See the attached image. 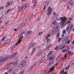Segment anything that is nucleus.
I'll return each instance as SVG.
<instances>
[{"label": "nucleus", "mask_w": 74, "mask_h": 74, "mask_svg": "<svg viewBox=\"0 0 74 74\" xmlns=\"http://www.w3.org/2000/svg\"><path fill=\"white\" fill-rule=\"evenodd\" d=\"M69 37H67L64 39V41H65V42H66L67 44H69L71 42V41L69 40Z\"/></svg>", "instance_id": "obj_8"}, {"label": "nucleus", "mask_w": 74, "mask_h": 74, "mask_svg": "<svg viewBox=\"0 0 74 74\" xmlns=\"http://www.w3.org/2000/svg\"><path fill=\"white\" fill-rule=\"evenodd\" d=\"M73 27V25H71L70 26L69 25L66 29V30L67 32H68V33L69 34L70 33V31L72 29V28Z\"/></svg>", "instance_id": "obj_3"}, {"label": "nucleus", "mask_w": 74, "mask_h": 74, "mask_svg": "<svg viewBox=\"0 0 74 74\" xmlns=\"http://www.w3.org/2000/svg\"><path fill=\"white\" fill-rule=\"evenodd\" d=\"M44 57H45V56L43 57L42 59L40 60L39 61L40 63H41L42 62H44L45 61V58H44Z\"/></svg>", "instance_id": "obj_22"}, {"label": "nucleus", "mask_w": 74, "mask_h": 74, "mask_svg": "<svg viewBox=\"0 0 74 74\" xmlns=\"http://www.w3.org/2000/svg\"><path fill=\"white\" fill-rule=\"evenodd\" d=\"M9 23V21H7L4 23V25H7L8 23Z\"/></svg>", "instance_id": "obj_40"}, {"label": "nucleus", "mask_w": 74, "mask_h": 74, "mask_svg": "<svg viewBox=\"0 0 74 74\" xmlns=\"http://www.w3.org/2000/svg\"><path fill=\"white\" fill-rule=\"evenodd\" d=\"M16 73V72L15 71H13L12 73V74H15V73Z\"/></svg>", "instance_id": "obj_46"}, {"label": "nucleus", "mask_w": 74, "mask_h": 74, "mask_svg": "<svg viewBox=\"0 0 74 74\" xmlns=\"http://www.w3.org/2000/svg\"><path fill=\"white\" fill-rule=\"evenodd\" d=\"M45 8H46V7L45 6H44V8L43 9V10H45Z\"/></svg>", "instance_id": "obj_50"}, {"label": "nucleus", "mask_w": 74, "mask_h": 74, "mask_svg": "<svg viewBox=\"0 0 74 74\" xmlns=\"http://www.w3.org/2000/svg\"><path fill=\"white\" fill-rule=\"evenodd\" d=\"M49 2H47V1L43 3V5L46 6L48 5V4H49Z\"/></svg>", "instance_id": "obj_16"}, {"label": "nucleus", "mask_w": 74, "mask_h": 74, "mask_svg": "<svg viewBox=\"0 0 74 74\" xmlns=\"http://www.w3.org/2000/svg\"><path fill=\"white\" fill-rule=\"evenodd\" d=\"M42 34V32H39L38 33V35L39 36H40V35H41V34Z\"/></svg>", "instance_id": "obj_38"}, {"label": "nucleus", "mask_w": 74, "mask_h": 74, "mask_svg": "<svg viewBox=\"0 0 74 74\" xmlns=\"http://www.w3.org/2000/svg\"><path fill=\"white\" fill-rule=\"evenodd\" d=\"M24 66L22 64H20L18 66V68L19 69H21L23 68V67Z\"/></svg>", "instance_id": "obj_20"}, {"label": "nucleus", "mask_w": 74, "mask_h": 74, "mask_svg": "<svg viewBox=\"0 0 74 74\" xmlns=\"http://www.w3.org/2000/svg\"><path fill=\"white\" fill-rule=\"evenodd\" d=\"M36 66V63H35L33 65V66H32V67L31 68V69H32V68H33L34 66Z\"/></svg>", "instance_id": "obj_44"}, {"label": "nucleus", "mask_w": 74, "mask_h": 74, "mask_svg": "<svg viewBox=\"0 0 74 74\" xmlns=\"http://www.w3.org/2000/svg\"><path fill=\"white\" fill-rule=\"evenodd\" d=\"M26 60H24L22 61L21 64H22L23 66H24L25 65V64H26Z\"/></svg>", "instance_id": "obj_17"}, {"label": "nucleus", "mask_w": 74, "mask_h": 74, "mask_svg": "<svg viewBox=\"0 0 74 74\" xmlns=\"http://www.w3.org/2000/svg\"><path fill=\"white\" fill-rule=\"evenodd\" d=\"M66 34V32L65 29H63L62 31V34L65 35Z\"/></svg>", "instance_id": "obj_31"}, {"label": "nucleus", "mask_w": 74, "mask_h": 74, "mask_svg": "<svg viewBox=\"0 0 74 74\" xmlns=\"http://www.w3.org/2000/svg\"><path fill=\"white\" fill-rule=\"evenodd\" d=\"M57 22L55 20H54L53 22V24L54 25H56L57 24Z\"/></svg>", "instance_id": "obj_33"}, {"label": "nucleus", "mask_w": 74, "mask_h": 74, "mask_svg": "<svg viewBox=\"0 0 74 74\" xmlns=\"http://www.w3.org/2000/svg\"><path fill=\"white\" fill-rule=\"evenodd\" d=\"M74 44V40H73V41L72 42V44Z\"/></svg>", "instance_id": "obj_61"}, {"label": "nucleus", "mask_w": 74, "mask_h": 74, "mask_svg": "<svg viewBox=\"0 0 74 74\" xmlns=\"http://www.w3.org/2000/svg\"><path fill=\"white\" fill-rule=\"evenodd\" d=\"M59 48V46H57L55 48V49H56H56H58Z\"/></svg>", "instance_id": "obj_41"}, {"label": "nucleus", "mask_w": 74, "mask_h": 74, "mask_svg": "<svg viewBox=\"0 0 74 74\" xmlns=\"http://www.w3.org/2000/svg\"><path fill=\"white\" fill-rule=\"evenodd\" d=\"M61 59V57L60 56H58L56 59V62H58Z\"/></svg>", "instance_id": "obj_23"}, {"label": "nucleus", "mask_w": 74, "mask_h": 74, "mask_svg": "<svg viewBox=\"0 0 74 74\" xmlns=\"http://www.w3.org/2000/svg\"><path fill=\"white\" fill-rule=\"evenodd\" d=\"M5 38H6V37H4L3 38V39H2V41H4V40L5 39Z\"/></svg>", "instance_id": "obj_45"}, {"label": "nucleus", "mask_w": 74, "mask_h": 74, "mask_svg": "<svg viewBox=\"0 0 74 74\" xmlns=\"http://www.w3.org/2000/svg\"><path fill=\"white\" fill-rule=\"evenodd\" d=\"M55 27H53V29H55L56 30V31H58V30H59V25H57L55 27V28H54Z\"/></svg>", "instance_id": "obj_18"}, {"label": "nucleus", "mask_w": 74, "mask_h": 74, "mask_svg": "<svg viewBox=\"0 0 74 74\" xmlns=\"http://www.w3.org/2000/svg\"><path fill=\"white\" fill-rule=\"evenodd\" d=\"M52 12V10L51 8V7H49L47 9V14L48 16H50Z\"/></svg>", "instance_id": "obj_5"}, {"label": "nucleus", "mask_w": 74, "mask_h": 74, "mask_svg": "<svg viewBox=\"0 0 74 74\" xmlns=\"http://www.w3.org/2000/svg\"><path fill=\"white\" fill-rule=\"evenodd\" d=\"M42 52H41V51H40L38 53L39 55L38 56V57H39L40 55H42Z\"/></svg>", "instance_id": "obj_34"}, {"label": "nucleus", "mask_w": 74, "mask_h": 74, "mask_svg": "<svg viewBox=\"0 0 74 74\" xmlns=\"http://www.w3.org/2000/svg\"><path fill=\"white\" fill-rule=\"evenodd\" d=\"M67 74V71H66L65 72H64V74Z\"/></svg>", "instance_id": "obj_63"}, {"label": "nucleus", "mask_w": 74, "mask_h": 74, "mask_svg": "<svg viewBox=\"0 0 74 74\" xmlns=\"http://www.w3.org/2000/svg\"><path fill=\"white\" fill-rule=\"evenodd\" d=\"M24 5L25 6V7L26 8H27L28 7H29V5L28 4H24Z\"/></svg>", "instance_id": "obj_35"}, {"label": "nucleus", "mask_w": 74, "mask_h": 74, "mask_svg": "<svg viewBox=\"0 0 74 74\" xmlns=\"http://www.w3.org/2000/svg\"><path fill=\"white\" fill-rule=\"evenodd\" d=\"M67 9H68V10H69V9L70 10H71V9L69 7V6H68L67 7Z\"/></svg>", "instance_id": "obj_53"}, {"label": "nucleus", "mask_w": 74, "mask_h": 74, "mask_svg": "<svg viewBox=\"0 0 74 74\" xmlns=\"http://www.w3.org/2000/svg\"><path fill=\"white\" fill-rule=\"evenodd\" d=\"M51 71H51V70H49V71L47 73V74H49V73H51Z\"/></svg>", "instance_id": "obj_48"}, {"label": "nucleus", "mask_w": 74, "mask_h": 74, "mask_svg": "<svg viewBox=\"0 0 74 74\" xmlns=\"http://www.w3.org/2000/svg\"><path fill=\"white\" fill-rule=\"evenodd\" d=\"M64 72V70H63L62 71V74H64L63 72Z\"/></svg>", "instance_id": "obj_59"}, {"label": "nucleus", "mask_w": 74, "mask_h": 74, "mask_svg": "<svg viewBox=\"0 0 74 74\" xmlns=\"http://www.w3.org/2000/svg\"><path fill=\"white\" fill-rule=\"evenodd\" d=\"M21 42V41L20 40H18V42H17V43H15L12 46V47H11V49H13V48H14L16 47V46H17L18 44H20Z\"/></svg>", "instance_id": "obj_7"}, {"label": "nucleus", "mask_w": 74, "mask_h": 74, "mask_svg": "<svg viewBox=\"0 0 74 74\" xmlns=\"http://www.w3.org/2000/svg\"><path fill=\"white\" fill-rule=\"evenodd\" d=\"M4 7H0V10H1L2 9H4Z\"/></svg>", "instance_id": "obj_42"}, {"label": "nucleus", "mask_w": 74, "mask_h": 74, "mask_svg": "<svg viewBox=\"0 0 74 74\" xmlns=\"http://www.w3.org/2000/svg\"><path fill=\"white\" fill-rule=\"evenodd\" d=\"M53 51H50L47 56V57H48V56H49L51 55H52L53 53Z\"/></svg>", "instance_id": "obj_27"}, {"label": "nucleus", "mask_w": 74, "mask_h": 74, "mask_svg": "<svg viewBox=\"0 0 74 74\" xmlns=\"http://www.w3.org/2000/svg\"><path fill=\"white\" fill-rule=\"evenodd\" d=\"M37 3V0H34V5L32 8V9H34V8L36 7V4Z\"/></svg>", "instance_id": "obj_13"}, {"label": "nucleus", "mask_w": 74, "mask_h": 74, "mask_svg": "<svg viewBox=\"0 0 74 74\" xmlns=\"http://www.w3.org/2000/svg\"><path fill=\"white\" fill-rule=\"evenodd\" d=\"M67 56V54L66 53L64 55V58L62 59V61H65L66 59V56Z\"/></svg>", "instance_id": "obj_30"}, {"label": "nucleus", "mask_w": 74, "mask_h": 74, "mask_svg": "<svg viewBox=\"0 0 74 74\" xmlns=\"http://www.w3.org/2000/svg\"><path fill=\"white\" fill-rule=\"evenodd\" d=\"M36 49V47H34L32 50L33 51H34H34H35Z\"/></svg>", "instance_id": "obj_54"}, {"label": "nucleus", "mask_w": 74, "mask_h": 74, "mask_svg": "<svg viewBox=\"0 0 74 74\" xmlns=\"http://www.w3.org/2000/svg\"><path fill=\"white\" fill-rule=\"evenodd\" d=\"M56 19L57 21H59V20H60V18H57Z\"/></svg>", "instance_id": "obj_51"}, {"label": "nucleus", "mask_w": 74, "mask_h": 74, "mask_svg": "<svg viewBox=\"0 0 74 74\" xmlns=\"http://www.w3.org/2000/svg\"><path fill=\"white\" fill-rule=\"evenodd\" d=\"M68 51H69V49H65L62 50V52L63 53H64L65 52H68Z\"/></svg>", "instance_id": "obj_15"}, {"label": "nucleus", "mask_w": 74, "mask_h": 74, "mask_svg": "<svg viewBox=\"0 0 74 74\" xmlns=\"http://www.w3.org/2000/svg\"><path fill=\"white\" fill-rule=\"evenodd\" d=\"M69 0H65V2H66V3H68V2H69Z\"/></svg>", "instance_id": "obj_56"}, {"label": "nucleus", "mask_w": 74, "mask_h": 74, "mask_svg": "<svg viewBox=\"0 0 74 74\" xmlns=\"http://www.w3.org/2000/svg\"><path fill=\"white\" fill-rule=\"evenodd\" d=\"M69 21H71L72 20V18L71 17L70 18H69Z\"/></svg>", "instance_id": "obj_55"}, {"label": "nucleus", "mask_w": 74, "mask_h": 74, "mask_svg": "<svg viewBox=\"0 0 74 74\" xmlns=\"http://www.w3.org/2000/svg\"><path fill=\"white\" fill-rule=\"evenodd\" d=\"M41 20V19H40V17H38L37 18V21H40Z\"/></svg>", "instance_id": "obj_49"}, {"label": "nucleus", "mask_w": 74, "mask_h": 74, "mask_svg": "<svg viewBox=\"0 0 74 74\" xmlns=\"http://www.w3.org/2000/svg\"><path fill=\"white\" fill-rule=\"evenodd\" d=\"M22 9H23V10H25V8H25V6L24 5H23L22 6Z\"/></svg>", "instance_id": "obj_37"}, {"label": "nucleus", "mask_w": 74, "mask_h": 74, "mask_svg": "<svg viewBox=\"0 0 74 74\" xmlns=\"http://www.w3.org/2000/svg\"><path fill=\"white\" fill-rule=\"evenodd\" d=\"M59 47L60 49H63L65 48V45L64 44H61L59 46Z\"/></svg>", "instance_id": "obj_11"}, {"label": "nucleus", "mask_w": 74, "mask_h": 74, "mask_svg": "<svg viewBox=\"0 0 74 74\" xmlns=\"http://www.w3.org/2000/svg\"><path fill=\"white\" fill-rule=\"evenodd\" d=\"M32 16V15L29 16L28 18H27L26 20V22H30V20L31 19Z\"/></svg>", "instance_id": "obj_12"}, {"label": "nucleus", "mask_w": 74, "mask_h": 74, "mask_svg": "<svg viewBox=\"0 0 74 74\" xmlns=\"http://www.w3.org/2000/svg\"><path fill=\"white\" fill-rule=\"evenodd\" d=\"M26 24H23L21 25L19 27H18V29H22L23 27L25 26H26Z\"/></svg>", "instance_id": "obj_10"}, {"label": "nucleus", "mask_w": 74, "mask_h": 74, "mask_svg": "<svg viewBox=\"0 0 74 74\" xmlns=\"http://www.w3.org/2000/svg\"><path fill=\"white\" fill-rule=\"evenodd\" d=\"M53 61L52 62L51 61L49 64L48 65V66L49 67V66H51V65L52 64H53Z\"/></svg>", "instance_id": "obj_28"}, {"label": "nucleus", "mask_w": 74, "mask_h": 74, "mask_svg": "<svg viewBox=\"0 0 74 74\" xmlns=\"http://www.w3.org/2000/svg\"><path fill=\"white\" fill-rule=\"evenodd\" d=\"M68 54L69 56H70V55H71V52L69 51L68 53Z\"/></svg>", "instance_id": "obj_36"}, {"label": "nucleus", "mask_w": 74, "mask_h": 74, "mask_svg": "<svg viewBox=\"0 0 74 74\" xmlns=\"http://www.w3.org/2000/svg\"><path fill=\"white\" fill-rule=\"evenodd\" d=\"M55 58V56H52L50 58H49V60H53V59Z\"/></svg>", "instance_id": "obj_26"}, {"label": "nucleus", "mask_w": 74, "mask_h": 74, "mask_svg": "<svg viewBox=\"0 0 74 74\" xmlns=\"http://www.w3.org/2000/svg\"><path fill=\"white\" fill-rule=\"evenodd\" d=\"M10 5V2L8 1L7 3V5L5 7V8H7Z\"/></svg>", "instance_id": "obj_29"}, {"label": "nucleus", "mask_w": 74, "mask_h": 74, "mask_svg": "<svg viewBox=\"0 0 74 74\" xmlns=\"http://www.w3.org/2000/svg\"><path fill=\"white\" fill-rule=\"evenodd\" d=\"M18 63V60H16L14 62H12L10 63L8 65V66H11V65H12V64H14V67H15V66H16Z\"/></svg>", "instance_id": "obj_6"}, {"label": "nucleus", "mask_w": 74, "mask_h": 74, "mask_svg": "<svg viewBox=\"0 0 74 74\" xmlns=\"http://www.w3.org/2000/svg\"><path fill=\"white\" fill-rule=\"evenodd\" d=\"M32 33V32L31 31H27L26 32V36L27 37H29V35L31 34Z\"/></svg>", "instance_id": "obj_14"}, {"label": "nucleus", "mask_w": 74, "mask_h": 74, "mask_svg": "<svg viewBox=\"0 0 74 74\" xmlns=\"http://www.w3.org/2000/svg\"><path fill=\"white\" fill-rule=\"evenodd\" d=\"M73 4V1H72V0H70L69 2L68 3V5H72Z\"/></svg>", "instance_id": "obj_24"}, {"label": "nucleus", "mask_w": 74, "mask_h": 74, "mask_svg": "<svg viewBox=\"0 0 74 74\" xmlns=\"http://www.w3.org/2000/svg\"><path fill=\"white\" fill-rule=\"evenodd\" d=\"M54 68H55V66H53V67L51 68V70H54Z\"/></svg>", "instance_id": "obj_43"}, {"label": "nucleus", "mask_w": 74, "mask_h": 74, "mask_svg": "<svg viewBox=\"0 0 74 74\" xmlns=\"http://www.w3.org/2000/svg\"><path fill=\"white\" fill-rule=\"evenodd\" d=\"M16 30H17V29L16 28H15L14 29V31H16Z\"/></svg>", "instance_id": "obj_60"}, {"label": "nucleus", "mask_w": 74, "mask_h": 74, "mask_svg": "<svg viewBox=\"0 0 74 74\" xmlns=\"http://www.w3.org/2000/svg\"><path fill=\"white\" fill-rule=\"evenodd\" d=\"M67 22L68 23H70V21H67Z\"/></svg>", "instance_id": "obj_64"}, {"label": "nucleus", "mask_w": 74, "mask_h": 74, "mask_svg": "<svg viewBox=\"0 0 74 74\" xmlns=\"http://www.w3.org/2000/svg\"><path fill=\"white\" fill-rule=\"evenodd\" d=\"M18 10H19V11H21L22 10V6H19L18 8Z\"/></svg>", "instance_id": "obj_32"}, {"label": "nucleus", "mask_w": 74, "mask_h": 74, "mask_svg": "<svg viewBox=\"0 0 74 74\" xmlns=\"http://www.w3.org/2000/svg\"><path fill=\"white\" fill-rule=\"evenodd\" d=\"M67 19V18L66 17H61L60 18V20L61 21L60 23L62 26H64L67 25V22L66 21Z\"/></svg>", "instance_id": "obj_2"}, {"label": "nucleus", "mask_w": 74, "mask_h": 74, "mask_svg": "<svg viewBox=\"0 0 74 74\" xmlns=\"http://www.w3.org/2000/svg\"><path fill=\"white\" fill-rule=\"evenodd\" d=\"M17 55V52H15L13 53L12 55L10 56H8V57H6L5 58V59H4L3 57H2L0 58V66L1 65V63L3 62H5V60H7V59H10V58H13V57H14L15 56Z\"/></svg>", "instance_id": "obj_1"}, {"label": "nucleus", "mask_w": 74, "mask_h": 74, "mask_svg": "<svg viewBox=\"0 0 74 74\" xmlns=\"http://www.w3.org/2000/svg\"><path fill=\"white\" fill-rule=\"evenodd\" d=\"M69 67V66L67 67H66V69H68Z\"/></svg>", "instance_id": "obj_62"}, {"label": "nucleus", "mask_w": 74, "mask_h": 74, "mask_svg": "<svg viewBox=\"0 0 74 74\" xmlns=\"http://www.w3.org/2000/svg\"><path fill=\"white\" fill-rule=\"evenodd\" d=\"M11 70L10 69L8 73H11Z\"/></svg>", "instance_id": "obj_58"}, {"label": "nucleus", "mask_w": 74, "mask_h": 74, "mask_svg": "<svg viewBox=\"0 0 74 74\" xmlns=\"http://www.w3.org/2000/svg\"><path fill=\"white\" fill-rule=\"evenodd\" d=\"M60 41H61V38H59L58 42H60Z\"/></svg>", "instance_id": "obj_52"}, {"label": "nucleus", "mask_w": 74, "mask_h": 74, "mask_svg": "<svg viewBox=\"0 0 74 74\" xmlns=\"http://www.w3.org/2000/svg\"><path fill=\"white\" fill-rule=\"evenodd\" d=\"M11 40V38H9L8 40H6L5 42V44H8V43L10 42Z\"/></svg>", "instance_id": "obj_21"}, {"label": "nucleus", "mask_w": 74, "mask_h": 74, "mask_svg": "<svg viewBox=\"0 0 74 74\" xmlns=\"http://www.w3.org/2000/svg\"><path fill=\"white\" fill-rule=\"evenodd\" d=\"M35 45H36V44L35 43H32L31 44L29 45V48H31L32 47H33V46H34Z\"/></svg>", "instance_id": "obj_19"}, {"label": "nucleus", "mask_w": 74, "mask_h": 74, "mask_svg": "<svg viewBox=\"0 0 74 74\" xmlns=\"http://www.w3.org/2000/svg\"><path fill=\"white\" fill-rule=\"evenodd\" d=\"M60 36V35L59 33H58L57 34V37H59Z\"/></svg>", "instance_id": "obj_47"}, {"label": "nucleus", "mask_w": 74, "mask_h": 74, "mask_svg": "<svg viewBox=\"0 0 74 74\" xmlns=\"http://www.w3.org/2000/svg\"><path fill=\"white\" fill-rule=\"evenodd\" d=\"M34 51H33L31 53V55H32V54H33L34 53Z\"/></svg>", "instance_id": "obj_57"}, {"label": "nucleus", "mask_w": 74, "mask_h": 74, "mask_svg": "<svg viewBox=\"0 0 74 74\" xmlns=\"http://www.w3.org/2000/svg\"><path fill=\"white\" fill-rule=\"evenodd\" d=\"M50 41H51V39H47V42H50Z\"/></svg>", "instance_id": "obj_39"}, {"label": "nucleus", "mask_w": 74, "mask_h": 74, "mask_svg": "<svg viewBox=\"0 0 74 74\" xmlns=\"http://www.w3.org/2000/svg\"><path fill=\"white\" fill-rule=\"evenodd\" d=\"M55 34V31H50L49 33L48 34H47V36H46L47 38H48V37H50V36H51V35H53V34Z\"/></svg>", "instance_id": "obj_4"}, {"label": "nucleus", "mask_w": 74, "mask_h": 74, "mask_svg": "<svg viewBox=\"0 0 74 74\" xmlns=\"http://www.w3.org/2000/svg\"><path fill=\"white\" fill-rule=\"evenodd\" d=\"M13 10L12 9H9V10H8V11L6 12L5 14H8V13L10 11H12Z\"/></svg>", "instance_id": "obj_25"}, {"label": "nucleus", "mask_w": 74, "mask_h": 74, "mask_svg": "<svg viewBox=\"0 0 74 74\" xmlns=\"http://www.w3.org/2000/svg\"><path fill=\"white\" fill-rule=\"evenodd\" d=\"M23 34H25V32H22L21 34L20 35V36L19 37V40H20V41H21L22 40V39L23 38Z\"/></svg>", "instance_id": "obj_9"}]
</instances>
